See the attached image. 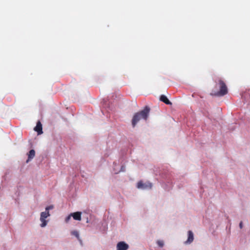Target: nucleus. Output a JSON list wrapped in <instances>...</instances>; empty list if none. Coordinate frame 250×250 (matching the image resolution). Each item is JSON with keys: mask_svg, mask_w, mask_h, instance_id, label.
<instances>
[{"mask_svg": "<svg viewBox=\"0 0 250 250\" xmlns=\"http://www.w3.org/2000/svg\"><path fill=\"white\" fill-rule=\"evenodd\" d=\"M149 111L150 108L147 106H146L143 110L135 113L132 120V125L133 127H135L137 123L141 120L144 119L145 120H146L148 118Z\"/></svg>", "mask_w": 250, "mask_h": 250, "instance_id": "f257e3e1", "label": "nucleus"}, {"mask_svg": "<svg viewBox=\"0 0 250 250\" xmlns=\"http://www.w3.org/2000/svg\"><path fill=\"white\" fill-rule=\"evenodd\" d=\"M216 83V86H218L220 90L215 95L218 96H223L226 95L228 93V88L225 83L221 79H218L217 82L215 81Z\"/></svg>", "mask_w": 250, "mask_h": 250, "instance_id": "f03ea898", "label": "nucleus"}, {"mask_svg": "<svg viewBox=\"0 0 250 250\" xmlns=\"http://www.w3.org/2000/svg\"><path fill=\"white\" fill-rule=\"evenodd\" d=\"M50 215L49 211H44L42 212L41 214L40 220L42 222V224H41V227H44L47 225V221L45 220V219L48 217Z\"/></svg>", "mask_w": 250, "mask_h": 250, "instance_id": "7ed1b4c3", "label": "nucleus"}, {"mask_svg": "<svg viewBox=\"0 0 250 250\" xmlns=\"http://www.w3.org/2000/svg\"><path fill=\"white\" fill-rule=\"evenodd\" d=\"M152 184L149 182L144 183L142 181L138 182L137 188L139 189H150L152 188Z\"/></svg>", "mask_w": 250, "mask_h": 250, "instance_id": "20e7f679", "label": "nucleus"}, {"mask_svg": "<svg viewBox=\"0 0 250 250\" xmlns=\"http://www.w3.org/2000/svg\"><path fill=\"white\" fill-rule=\"evenodd\" d=\"M128 248V245L123 241L119 242L117 245V250H127Z\"/></svg>", "mask_w": 250, "mask_h": 250, "instance_id": "39448f33", "label": "nucleus"}, {"mask_svg": "<svg viewBox=\"0 0 250 250\" xmlns=\"http://www.w3.org/2000/svg\"><path fill=\"white\" fill-rule=\"evenodd\" d=\"M42 125L40 121H38L34 128V130L38 132V134H41L42 133Z\"/></svg>", "mask_w": 250, "mask_h": 250, "instance_id": "423d86ee", "label": "nucleus"}, {"mask_svg": "<svg viewBox=\"0 0 250 250\" xmlns=\"http://www.w3.org/2000/svg\"><path fill=\"white\" fill-rule=\"evenodd\" d=\"M194 240L193 233L191 230L188 231V238L186 242V244H190Z\"/></svg>", "mask_w": 250, "mask_h": 250, "instance_id": "0eeeda50", "label": "nucleus"}, {"mask_svg": "<svg viewBox=\"0 0 250 250\" xmlns=\"http://www.w3.org/2000/svg\"><path fill=\"white\" fill-rule=\"evenodd\" d=\"M160 101H161L162 102H163L166 104H167V105H171L172 104V103L171 102H170L169 101V100L167 98V97L164 95H162L160 96Z\"/></svg>", "mask_w": 250, "mask_h": 250, "instance_id": "6e6552de", "label": "nucleus"}, {"mask_svg": "<svg viewBox=\"0 0 250 250\" xmlns=\"http://www.w3.org/2000/svg\"><path fill=\"white\" fill-rule=\"evenodd\" d=\"M71 215L74 220H78V221L81 220V212L78 211V212H76L74 213H72Z\"/></svg>", "mask_w": 250, "mask_h": 250, "instance_id": "1a4fd4ad", "label": "nucleus"}, {"mask_svg": "<svg viewBox=\"0 0 250 250\" xmlns=\"http://www.w3.org/2000/svg\"><path fill=\"white\" fill-rule=\"evenodd\" d=\"M35 155V151L34 149H31L30 150L28 154V160L26 161V162L28 163L30 160L33 159Z\"/></svg>", "mask_w": 250, "mask_h": 250, "instance_id": "9d476101", "label": "nucleus"}, {"mask_svg": "<svg viewBox=\"0 0 250 250\" xmlns=\"http://www.w3.org/2000/svg\"><path fill=\"white\" fill-rule=\"evenodd\" d=\"M158 245L160 247H163L164 246V242L163 241L158 240L157 242Z\"/></svg>", "mask_w": 250, "mask_h": 250, "instance_id": "9b49d317", "label": "nucleus"}, {"mask_svg": "<svg viewBox=\"0 0 250 250\" xmlns=\"http://www.w3.org/2000/svg\"><path fill=\"white\" fill-rule=\"evenodd\" d=\"M72 234H73V235L75 236L76 237L78 238L79 237V232L77 231H73L72 232Z\"/></svg>", "mask_w": 250, "mask_h": 250, "instance_id": "f8f14e48", "label": "nucleus"}, {"mask_svg": "<svg viewBox=\"0 0 250 250\" xmlns=\"http://www.w3.org/2000/svg\"><path fill=\"white\" fill-rule=\"evenodd\" d=\"M72 217L71 215V213L69 214L68 216L65 218V222L68 223L69 221L70 220L71 217Z\"/></svg>", "mask_w": 250, "mask_h": 250, "instance_id": "ddd939ff", "label": "nucleus"}, {"mask_svg": "<svg viewBox=\"0 0 250 250\" xmlns=\"http://www.w3.org/2000/svg\"><path fill=\"white\" fill-rule=\"evenodd\" d=\"M53 208V206H47V207H46L45 208V211H49V210L50 209H51Z\"/></svg>", "mask_w": 250, "mask_h": 250, "instance_id": "4468645a", "label": "nucleus"}, {"mask_svg": "<svg viewBox=\"0 0 250 250\" xmlns=\"http://www.w3.org/2000/svg\"><path fill=\"white\" fill-rule=\"evenodd\" d=\"M239 227L240 228V229H242V227H243V223L242 222H241L239 224Z\"/></svg>", "mask_w": 250, "mask_h": 250, "instance_id": "2eb2a0df", "label": "nucleus"}]
</instances>
